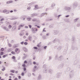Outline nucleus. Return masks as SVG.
<instances>
[{
    "label": "nucleus",
    "mask_w": 80,
    "mask_h": 80,
    "mask_svg": "<svg viewBox=\"0 0 80 80\" xmlns=\"http://www.w3.org/2000/svg\"><path fill=\"white\" fill-rule=\"evenodd\" d=\"M78 4L77 2H75L72 3V7L74 8H76L78 7Z\"/></svg>",
    "instance_id": "nucleus-1"
},
{
    "label": "nucleus",
    "mask_w": 80,
    "mask_h": 80,
    "mask_svg": "<svg viewBox=\"0 0 80 80\" xmlns=\"http://www.w3.org/2000/svg\"><path fill=\"white\" fill-rule=\"evenodd\" d=\"M72 49L73 50H78V48H77V47L75 46V45L73 44L72 46Z\"/></svg>",
    "instance_id": "nucleus-2"
},
{
    "label": "nucleus",
    "mask_w": 80,
    "mask_h": 80,
    "mask_svg": "<svg viewBox=\"0 0 80 80\" xmlns=\"http://www.w3.org/2000/svg\"><path fill=\"white\" fill-rule=\"evenodd\" d=\"M64 9L65 10H68L69 12H70V10H71L72 8L70 7L66 6L65 7Z\"/></svg>",
    "instance_id": "nucleus-3"
},
{
    "label": "nucleus",
    "mask_w": 80,
    "mask_h": 80,
    "mask_svg": "<svg viewBox=\"0 0 80 80\" xmlns=\"http://www.w3.org/2000/svg\"><path fill=\"white\" fill-rule=\"evenodd\" d=\"M61 75V73L60 72L57 73V74L56 75V77L58 78H60V77Z\"/></svg>",
    "instance_id": "nucleus-4"
},
{
    "label": "nucleus",
    "mask_w": 80,
    "mask_h": 80,
    "mask_svg": "<svg viewBox=\"0 0 80 80\" xmlns=\"http://www.w3.org/2000/svg\"><path fill=\"white\" fill-rule=\"evenodd\" d=\"M48 72L49 73H50L51 74H52L53 72V70L51 69H49L48 70Z\"/></svg>",
    "instance_id": "nucleus-5"
},
{
    "label": "nucleus",
    "mask_w": 80,
    "mask_h": 80,
    "mask_svg": "<svg viewBox=\"0 0 80 80\" xmlns=\"http://www.w3.org/2000/svg\"><path fill=\"white\" fill-rule=\"evenodd\" d=\"M53 33L54 35H57L58 33V31L57 30H54L53 31Z\"/></svg>",
    "instance_id": "nucleus-6"
},
{
    "label": "nucleus",
    "mask_w": 80,
    "mask_h": 80,
    "mask_svg": "<svg viewBox=\"0 0 80 80\" xmlns=\"http://www.w3.org/2000/svg\"><path fill=\"white\" fill-rule=\"evenodd\" d=\"M28 39L29 40H30V41H32V36H29L28 38Z\"/></svg>",
    "instance_id": "nucleus-7"
},
{
    "label": "nucleus",
    "mask_w": 80,
    "mask_h": 80,
    "mask_svg": "<svg viewBox=\"0 0 80 80\" xmlns=\"http://www.w3.org/2000/svg\"><path fill=\"white\" fill-rule=\"evenodd\" d=\"M62 48H63V47H62V46H60L58 47L57 48V49L58 50H61Z\"/></svg>",
    "instance_id": "nucleus-8"
},
{
    "label": "nucleus",
    "mask_w": 80,
    "mask_h": 80,
    "mask_svg": "<svg viewBox=\"0 0 80 80\" xmlns=\"http://www.w3.org/2000/svg\"><path fill=\"white\" fill-rule=\"evenodd\" d=\"M45 14L46 15H47V13H46V12H45L44 13H42L41 14L40 17H43V16H44V15H45Z\"/></svg>",
    "instance_id": "nucleus-9"
},
{
    "label": "nucleus",
    "mask_w": 80,
    "mask_h": 80,
    "mask_svg": "<svg viewBox=\"0 0 80 80\" xmlns=\"http://www.w3.org/2000/svg\"><path fill=\"white\" fill-rule=\"evenodd\" d=\"M22 49L24 52H27V48L25 47H22Z\"/></svg>",
    "instance_id": "nucleus-10"
},
{
    "label": "nucleus",
    "mask_w": 80,
    "mask_h": 80,
    "mask_svg": "<svg viewBox=\"0 0 80 80\" xmlns=\"http://www.w3.org/2000/svg\"><path fill=\"white\" fill-rule=\"evenodd\" d=\"M37 14L36 13H33L32 14H31V17H34V16H37Z\"/></svg>",
    "instance_id": "nucleus-11"
},
{
    "label": "nucleus",
    "mask_w": 80,
    "mask_h": 80,
    "mask_svg": "<svg viewBox=\"0 0 80 80\" xmlns=\"http://www.w3.org/2000/svg\"><path fill=\"white\" fill-rule=\"evenodd\" d=\"M42 79V76L41 75H39L38 77L37 80H40Z\"/></svg>",
    "instance_id": "nucleus-12"
},
{
    "label": "nucleus",
    "mask_w": 80,
    "mask_h": 80,
    "mask_svg": "<svg viewBox=\"0 0 80 80\" xmlns=\"http://www.w3.org/2000/svg\"><path fill=\"white\" fill-rule=\"evenodd\" d=\"M79 62V60H76L75 61V63L74 64V65H77L78 63V62Z\"/></svg>",
    "instance_id": "nucleus-13"
},
{
    "label": "nucleus",
    "mask_w": 80,
    "mask_h": 80,
    "mask_svg": "<svg viewBox=\"0 0 80 80\" xmlns=\"http://www.w3.org/2000/svg\"><path fill=\"white\" fill-rule=\"evenodd\" d=\"M32 30H33H33H35V31H38V28H32Z\"/></svg>",
    "instance_id": "nucleus-14"
},
{
    "label": "nucleus",
    "mask_w": 80,
    "mask_h": 80,
    "mask_svg": "<svg viewBox=\"0 0 80 80\" xmlns=\"http://www.w3.org/2000/svg\"><path fill=\"white\" fill-rule=\"evenodd\" d=\"M64 21H65V22H70V21H69L68 19H67V18L64 19Z\"/></svg>",
    "instance_id": "nucleus-15"
},
{
    "label": "nucleus",
    "mask_w": 80,
    "mask_h": 80,
    "mask_svg": "<svg viewBox=\"0 0 80 80\" xmlns=\"http://www.w3.org/2000/svg\"><path fill=\"white\" fill-rule=\"evenodd\" d=\"M23 55H24V56H23V59H25L27 57V54H24Z\"/></svg>",
    "instance_id": "nucleus-16"
},
{
    "label": "nucleus",
    "mask_w": 80,
    "mask_h": 80,
    "mask_svg": "<svg viewBox=\"0 0 80 80\" xmlns=\"http://www.w3.org/2000/svg\"><path fill=\"white\" fill-rule=\"evenodd\" d=\"M8 52H11V51H12V48H9L7 49Z\"/></svg>",
    "instance_id": "nucleus-17"
},
{
    "label": "nucleus",
    "mask_w": 80,
    "mask_h": 80,
    "mask_svg": "<svg viewBox=\"0 0 80 80\" xmlns=\"http://www.w3.org/2000/svg\"><path fill=\"white\" fill-rule=\"evenodd\" d=\"M57 42V39L56 38L52 42L53 43H56Z\"/></svg>",
    "instance_id": "nucleus-18"
},
{
    "label": "nucleus",
    "mask_w": 80,
    "mask_h": 80,
    "mask_svg": "<svg viewBox=\"0 0 80 80\" xmlns=\"http://www.w3.org/2000/svg\"><path fill=\"white\" fill-rule=\"evenodd\" d=\"M55 60H58V55H55Z\"/></svg>",
    "instance_id": "nucleus-19"
},
{
    "label": "nucleus",
    "mask_w": 80,
    "mask_h": 80,
    "mask_svg": "<svg viewBox=\"0 0 80 80\" xmlns=\"http://www.w3.org/2000/svg\"><path fill=\"white\" fill-rule=\"evenodd\" d=\"M5 50V49L3 48H2L0 49V52H3Z\"/></svg>",
    "instance_id": "nucleus-20"
},
{
    "label": "nucleus",
    "mask_w": 80,
    "mask_h": 80,
    "mask_svg": "<svg viewBox=\"0 0 80 80\" xmlns=\"http://www.w3.org/2000/svg\"><path fill=\"white\" fill-rule=\"evenodd\" d=\"M55 4L54 3H53L52 5V8L55 7Z\"/></svg>",
    "instance_id": "nucleus-21"
},
{
    "label": "nucleus",
    "mask_w": 80,
    "mask_h": 80,
    "mask_svg": "<svg viewBox=\"0 0 80 80\" xmlns=\"http://www.w3.org/2000/svg\"><path fill=\"white\" fill-rule=\"evenodd\" d=\"M16 26H14L13 27L12 29H13V30H16Z\"/></svg>",
    "instance_id": "nucleus-22"
},
{
    "label": "nucleus",
    "mask_w": 80,
    "mask_h": 80,
    "mask_svg": "<svg viewBox=\"0 0 80 80\" xmlns=\"http://www.w3.org/2000/svg\"><path fill=\"white\" fill-rule=\"evenodd\" d=\"M43 73H47V70L46 69L43 70Z\"/></svg>",
    "instance_id": "nucleus-23"
},
{
    "label": "nucleus",
    "mask_w": 80,
    "mask_h": 80,
    "mask_svg": "<svg viewBox=\"0 0 80 80\" xmlns=\"http://www.w3.org/2000/svg\"><path fill=\"white\" fill-rule=\"evenodd\" d=\"M60 67L61 68H63V63H62L60 65Z\"/></svg>",
    "instance_id": "nucleus-24"
},
{
    "label": "nucleus",
    "mask_w": 80,
    "mask_h": 80,
    "mask_svg": "<svg viewBox=\"0 0 80 80\" xmlns=\"http://www.w3.org/2000/svg\"><path fill=\"white\" fill-rule=\"evenodd\" d=\"M46 66L47 65H46V64H44L42 66L43 68H44V69H45V68H46Z\"/></svg>",
    "instance_id": "nucleus-25"
},
{
    "label": "nucleus",
    "mask_w": 80,
    "mask_h": 80,
    "mask_svg": "<svg viewBox=\"0 0 80 80\" xmlns=\"http://www.w3.org/2000/svg\"><path fill=\"white\" fill-rule=\"evenodd\" d=\"M4 53V52H2V51H1L0 53V55L2 56L3 55Z\"/></svg>",
    "instance_id": "nucleus-26"
},
{
    "label": "nucleus",
    "mask_w": 80,
    "mask_h": 80,
    "mask_svg": "<svg viewBox=\"0 0 80 80\" xmlns=\"http://www.w3.org/2000/svg\"><path fill=\"white\" fill-rule=\"evenodd\" d=\"M32 22H35V21H37V19L36 18H33L32 19Z\"/></svg>",
    "instance_id": "nucleus-27"
},
{
    "label": "nucleus",
    "mask_w": 80,
    "mask_h": 80,
    "mask_svg": "<svg viewBox=\"0 0 80 80\" xmlns=\"http://www.w3.org/2000/svg\"><path fill=\"white\" fill-rule=\"evenodd\" d=\"M70 78H72V77H73V75L70 74Z\"/></svg>",
    "instance_id": "nucleus-28"
},
{
    "label": "nucleus",
    "mask_w": 80,
    "mask_h": 80,
    "mask_svg": "<svg viewBox=\"0 0 80 80\" xmlns=\"http://www.w3.org/2000/svg\"><path fill=\"white\" fill-rule=\"evenodd\" d=\"M5 20V18H2L1 20H0V22H2L3 21H4Z\"/></svg>",
    "instance_id": "nucleus-29"
},
{
    "label": "nucleus",
    "mask_w": 80,
    "mask_h": 80,
    "mask_svg": "<svg viewBox=\"0 0 80 80\" xmlns=\"http://www.w3.org/2000/svg\"><path fill=\"white\" fill-rule=\"evenodd\" d=\"M36 71V69H35V68H33L32 70V72L35 73V72Z\"/></svg>",
    "instance_id": "nucleus-30"
},
{
    "label": "nucleus",
    "mask_w": 80,
    "mask_h": 80,
    "mask_svg": "<svg viewBox=\"0 0 80 80\" xmlns=\"http://www.w3.org/2000/svg\"><path fill=\"white\" fill-rule=\"evenodd\" d=\"M31 18H27V20H28V21H30V20H31Z\"/></svg>",
    "instance_id": "nucleus-31"
},
{
    "label": "nucleus",
    "mask_w": 80,
    "mask_h": 80,
    "mask_svg": "<svg viewBox=\"0 0 80 80\" xmlns=\"http://www.w3.org/2000/svg\"><path fill=\"white\" fill-rule=\"evenodd\" d=\"M52 56H49V57L48 61H50V60H52Z\"/></svg>",
    "instance_id": "nucleus-32"
},
{
    "label": "nucleus",
    "mask_w": 80,
    "mask_h": 80,
    "mask_svg": "<svg viewBox=\"0 0 80 80\" xmlns=\"http://www.w3.org/2000/svg\"><path fill=\"white\" fill-rule=\"evenodd\" d=\"M6 12H7V10L6 9H5L2 11L3 13H6Z\"/></svg>",
    "instance_id": "nucleus-33"
},
{
    "label": "nucleus",
    "mask_w": 80,
    "mask_h": 80,
    "mask_svg": "<svg viewBox=\"0 0 80 80\" xmlns=\"http://www.w3.org/2000/svg\"><path fill=\"white\" fill-rule=\"evenodd\" d=\"M15 70H12L10 71V72L11 73H15Z\"/></svg>",
    "instance_id": "nucleus-34"
},
{
    "label": "nucleus",
    "mask_w": 80,
    "mask_h": 80,
    "mask_svg": "<svg viewBox=\"0 0 80 80\" xmlns=\"http://www.w3.org/2000/svg\"><path fill=\"white\" fill-rule=\"evenodd\" d=\"M11 53H12V54L13 55H15L16 54L15 52L13 51H12L11 52Z\"/></svg>",
    "instance_id": "nucleus-35"
},
{
    "label": "nucleus",
    "mask_w": 80,
    "mask_h": 80,
    "mask_svg": "<svg viewBox=\"0 0 80 80\" xmlns=\"http://www.w3.org/2000/svg\"><path fill=\"white\" fill-rule=\"evenodd\" d=\"M31 73L29 72L28 74V77H30L31 76Z\"/></svg>",
    "instance_id": "nucleus-36"
},
{
    "label": "nucleus",
    "mask_w": 80,
    "mask_h": 80,
    "mask_svg": "<svg viewBox=\"0 0 80 80\" xmlns=\"http://www.w3.org/2000/svg\"><path fill=\"white\" fill-rule=\"evenodd\" d=\"M35 27H37L38 28H40V26H38L37 25H35Z\"/></svg>",
    "instance_id": "nucleus-37"
},
{
    "label": "nucleus",
    "mask_w": 80,
    "mask_h": 80,
    "mask_svg": "<svg viewBox=\"0 0 80 80\" xmlns=\"http://www.w3.org/2000/svg\"><path fill=\"white\" fill-rule=\"evenodd\" d=\"M70 68L68 67L67 68V71L68 72V71H70Z\"/></svg>",
    "instance_id": "nucleus-38"
},
{
    "label": "nucleus",
    "mask_w": 80,
    "mask_h": 80,
    "mask_svg": "<svg viewBox=\"0 0 80 80\" xmlns=\"http://www.w3.org/2000/svg\"><path fill=\"white\" fill-rule=\"evenodd\" d=\"M78 19H79V18H77L75 19L74 20V22H77V20H78Z\"/></svg>",
    "instance_id": "nucleus-39"
},
{
    "label": "nucleus",
    "mask_w": 80,
    "mask_h": 80,
    "mask_svg": "<svg viewBox=\"0 0 80 80\" xmlns=\"http://www.w3.org/2000/svg\"><path fill=\"white\" fill-rule=\"evenodd\" d=\"M46 38V36L45 35H44L42 36V38L43 39H45V38Z\"/></svg>",
    "instance_id": "nucleus-40"
},
{
    "label": "nucleus",
    "mask_w": 80,
    "mask_h": 80,
    "mask_svg": "<svg viewBox=\"0 0 80 80\" xmlns=\"http://www.w3.org/2000/svg\"><path fill=\"white\" fill-rule=\"evenodd\" d=\"M16 47H18V46L16 45H14L13 46V48H15Z\"/></svg>",
    "instance_id": "nucleus-41"
},
{
    "label": "nucleus",
    "mask_w": 80,
    "mask_h": 80,
    "mask_svg": "<svg viewBox=\"0 0 80 80\" xmlns=\"http://www.w3.org/2000/svg\"><path fill=\"white\" fill-rule=\"evenodd\" d=\"M2 28L4 30H7V28L5 27H2Z\"/></svg>",
    "instance_id": "nucleus-42"
},
{
    "label": "nucleus",
    "mask_w": 80,
    "mask_h": 80,
    "mask_svg": "<svg viewBox=\"0 0 80 80\" xmlns=\"http://www.w3.org/2000/svg\"><path fill=\"white\" fill-rule=\"evenodd\" d=\"M49 27L50 28H53V25H50L49 26Z\"/></svg>",
    "instance_id": "nucleus-43"
},
{
    "label": "nucleus",
    "mask_w": 80,
    "mask_h": 80,
    "mask_svg": "<svg viewBox=\"0 0 80 80\" xmlns=\"http://www.w3.org/2000/svg\"><path fill=\"white\" fill-rule=\"evenodd\" d=\"M22 67H24H24H26V65L25 64H23V65H22Z\"/></svg>",
    "instance_id": "nucleus-44"
},
{
    "label": "nucleus",
    "mask_w": 80,
    "mask_h": 80,
    "mask_svg": "<svg viewBox=\"0 0 80 80\" xmlns=\"http://www.w3.org/2000/svg\"><path fill=\"white\" fill-rule=\"evenodd\" d=\"M18 48H16V49L15 50V52H18Z\"/></svg>",
    "instance_id": "nucleus-45"
},
{
    "label": "nucleus",
    "mask_w": 80,
    "mask_h": 80,
    "mask_svg": "<svg viewBox=\"0 0 80 80\" xmlns=\"http://www.w3.org/2000/svg\"><path fill=\"white\" fill-rule=\"evenodd\" d=\"M37 7H38V5H36L35 6V8H34V9H35V8H36L37 9H38V8H37Z\"/></svg>",
    "instance_id": "nucleus-46"
},
{
    "label": "nucleus",
    "mask_w": 80,
    "mask_h": 80,
    "mask_svg": "<svg viewBox=\"0 0 80 80\" xmlns=\"http://www.w3.org/2000/svg\"><path fill=\"white\" fill-rule=\"evenodd\" d=\"M15 58H15V56H13L12 57V59H13V60H14L15 59Z\"/></svg>",
    "instance_id": "nucleus-47"
},
{
    "label": "nucleus",
    "mask_w": 80,
    "mask_h": 80,
    "mask_svg": "<svg viewBox=\"0 0 80 80\" xmlns=\"http://www.w3.org/2000/svg\"><path fill=\"white\" fill-rule=\"evenodd\" d=\"M24 45H27L28 44V43L27 42H25L24 43Z\"/></svg>",
    "instance_id": "nucleus-48"
},
{
    "label": "nucleus",
    "mask_w": 80,
    "mask_h": 80,
    "mask_svg": "<svg viewBox=\"0 0 80 80\" xmlns=\"http://www.w3.org/2000/svg\"><path fill=\"white\" fill-rule=\"evenodd\" d=\"M33 48H34V49H35V50H37V49H38V48L36 47H34Z\"/></svg>",
    "instance_id": "nucleus-49"
},
{
    "label": "nucleus",
    "mask_w": 80,
    "mask_h": 80,
    "mask_svg": "<svg viewBox=\"0 0 80 80\" xmlns=\"http://www.w3.org/2000/svg\"><path fill=\"white\" fill-rule=\"evenodd\" d=\"M9 13H10V12L7 11V12H6L5 14H9Z\"/></svg>",
    "instance_id": "nucleus-50"
},
{
    "label": "nucleus",
    "mask_w": 80,
    "mask_h": 80,
    "mask_svg": "<svg viewBox=\"0 0 80 80\" xmlns=\"http://www.w3.org/2000/svg\"><path fill=\"white\" fill-rule=\"evenodd\" d=\"M8 28L9 29H10V28H12V26H11V25H9V26H8Z\"/></svg>",
    "instance_id": "nucleus-51"
},
{
    "label": "nucleus",
    "mask_w": 80,
    "mask_h": 80,
    "mask_svg": "<svg viewBox=\"0 0 80 80\" xmlns=\"http://www.w3.org/2000/svg\"><path fill=\"white\" fill-rule=\"evenodd\" d=\"M24 75H25V74L24 73V72H22L21 73V75L22 76H24Z\"/></svg>",
    "instance_id": "nucleus-52"
},
{
    "label": "nucleus",
    "mask_w": 80,
    "mask_h": 80,
    "mask_svg": "<svg viewBox=\"0 0 80 80\" xmlns=\"http://www.w3.org/2000/svg\"><path fill=\"white\" fill-rule=\"evenodd\" d=\"M33 30H32V32H33V33H35V30H33V29H32Z\"/></svg>",
    "instance_id": "nucleus-53"
},
{
    "label": "nucleus",
    "mask_w": 80,
    "mask_h": 80,
    "mask_svg": "<svg viewBox=\"0 0 80 80\" xmlns=\"http://www.w3.org/2000/svg\"><path fill=\"white\" fill-rule=\"evenodd\" d=\"M9 3H12L13 2V1H9Z\"/></svg>",
    "instance_id": "nucleus-54"
},
{
    "label": "nucleus",
    "mask_w": 80,
    "mask_h": 80,
    "mask_svg": "<svg viewBox=\"0 0 80 80\" xmlns=\"http://www.w3.org/2000/svg\"><path fill=\"white\" fill-rule=\"evenodd\" d=\"M23 70L24 71H26L27 70V69L25 67H24L23 68Z\"/></svg>",
    "instance_id": "nucleus-55"
},
{
    "label": "nucleus",
    "mask_w": 80,
    "mask_h": 80,
    "mask_svg": "<svg viewBox=\"0 0 80 80\" xmlns=\"http://www.w3.org/2000/svg\"><path fill=\"white\" fill-rule=\"evenodd\" d=\"M8 45L9 47H12V44H11L9 43Z\"/></svg>",
    "instance_id": "nucleus-56"
},
{
    "label": "nucleus",
    "mask_w": 80,
    "mask_h": 80,
    "mask_svg": "<svg viewBox=\"0 0 80 80\" xmlns=\"http://www.w3.org/2000/svg\"><path fill=\"white\" fill-rule=\"evenodd\" d=\"M70 17L69 15H67L65 17H66V18H68V17Z\"/></svg>",
    "instance_id": "nucleus-57"
},
{
    "label": "nucleus",
    "mask_w": 80,
    "mask_h": 80,
    "mask_svg": "<svg viewBox=\"0 0 80 80\" xmlns=\"http://www.w3.org/2000/svg\"><path fill=\"white\" fill-rule=\"evenodd\" d=\"M20 43L21 45H23V43H24V42H20Z\"/></svg>",
    "instance_id": "nucleus-58"
},
{
    "label": "nucleus",
    "mask_w": 80,
    "mask_h": 80,
    "mask_svg": "<svg viewBox=\"0 0 80 80\" xmlns=\"http://www.w3.org/2000/svg\"><path fill=\"white\" fill-rule=\"evenodd\" d=\"M28 27L30 28H32V26L30 25H28Z\"/></svg>",
    "instance_id": "nucleus-59"
},
{
    "label": "nucleus",
    "mask_w": 80,
    "mask_h": 80,
    "mask_svg": "<svg viewBox=\"0 0 80 80\" xmlns=\"http://www.w3.org/2000/svg\"><path fill=\"white\" fill-rule=\"evenodd\" d=\"M77 27H80V23H78L77 25Z\"/></svg>",
    "instance_id": "nucleus-60"
},
{
    "label": "nucleus",
    "mask_w": 80,
    "mask_h": 80,
    "mask_svg": "<svg viewBox=\"0 0 80 80\" xmlns=\"http://www.w3.org/2000/svg\"><path fill=\"white\" fill-rule=\"evenodd\" d=\"M33 4V3L31 2V3H30L28 4L29 5H32V4Z\"/></svg>",
    "instance_id": "nucleus-61"
},
{
    "label": "nucleus",
    "mask_w": 80,
    "mask_h": 80,
    "mask_svg": "<svg viewBox=\"0 0 80 80\" xmlns=\"http://www.w3.org/2000/svg\"><path fill=\"white\" fill-rule=\"evenodd\" d=\"M36 62H35V61H34L33 62V64H34V65H36Z\"/></svg>",
    "instance_id": "nucleus-62"
},
{
    "label": "nucleus",
    "mask_w": 80,
    "mask_h": 80,
    "mask_svg": "<svg viewBox=\"0 0 80 80\" xmlns=\"http://www.w3.org/2000/svg\"><path fill=\"white\" fill-rule=\"evenodd\" d=\"M23 26H24L23 25H21L20 26H19L20 27H23Z\"/></svg>",
    "instance_id": "nucleus-63"
},
{
    "label": "nucleus",
    "mask_w": 80,
    "mask_h": 80,
    "mask_svg": "<svg viewBox=\"0 0 80 80\" xmlns=\"http://www.w3.org/2000/svg\"><path fill=\"white\" fill-rule=\"evenodd\" d=\"M27 63V61H25L24 62V63Z\"/></svg>",
    "instance_id": "nucleus-64"
}]
</instances>
